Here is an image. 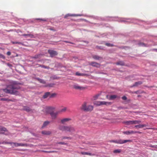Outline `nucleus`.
I'll return each mask as SVG.
<instances>
[{"label":"nucleus","mask_w":157,"mask_h":157,"mask_svg":"<svg viewBox=\"0 0 157 157\" xmlns=\"http://www.w3.org/2000/svg\"><path fill=\"white\" fill-rule=\"evenodd\" d=\"M20 84L21 83H18L16 82H14L12 84L8 85L6 89H3L2 90L7 94L18 95L19 93L17 90L20 89V87L17 85Z\"/></svg>","instance_id":"nucleus-1"},{"label":"nucleus","mask_w":157,"mask_h":157,"mask_svg":"<svg viewBox=\"0 0 157 157\" xmlns=\"http://www.w3.org/2000/svg\"><path fill=\"white\" fill-rule=\"evenodd\" d=\"M7 144H10L12 147H17L19 146L21 147H27L28 145L27 144L18 143H17L13 142H7Z\"/></svg>","instance_id":"nucleus-2"},{"label":"nucleus","mask_w":157,"mask_h":157,"mask_svg":"<svg viewBox=\"0 0 157 157\" xmlns=\"http://www.w3.org/2000/svg\"><path fill=\"white\" fill-rule=\"evenodd\" d=\"M82 109L86 111H90L93 110V106L91 105H87L86 103H84L82 106Z\"/></svg>","instance_id":"nucleus-3"},{"label":"nucleus","mask_w":157,"mask_h":157,"mask_svg":"<svg viewBox=\"0 0 157 157\" xmlns=\"http://www.w3.org/2000/svg\"><path fill=\"white\" fill-rule=\"evenodd\" d=\"M59 129L62 131H71L73 130V128L70 126L61 125L59 126Z\"/></svg>","instance_id":"nucleus-4"},{"label":"nucleus","mask_w":157,"mask_h":157,"mask_svg":"<svg viewBox=\"0 0 157 157\" xmlns=\"http://www.w3.org/2000/svg\"><path fill=\"white\" fill-rule=\"evenodd\" d=\"M55 107L53 106H47L45 107L43 109V111L46 114H50L55 109Z\"/></svg>","instance_id":"nucleus-5"},{"label":"nucleus","mask_w":157,"mask_h":157,"mask_svg":"<svg viewBox=\"0 0 157 157\" xmlns=\"http://www.w3.org/2000/svg\"><path fill=\"white\" fill-rule=\"evenodd\" d=\"M0 133L7 135L8 134V132L6 128L0 127Z\"/></svg>","instance_id":"nucleus-6"},{"label":"nucleus","mask_w":157,"mask_h":157,"mask_svg":"<svg viewBox=\"0 0 157 157\" xmlns=\"http://www.w3.org/2000/svg\"><path fill=\"white\" fill-rule=\"evenodd\" d=\"M58 114V112H54L52 111V113H51L50 115L53 119H55L57 117V116Z\"/></svg>","instance_id":"nucleus-7"},{"label":"nucleus","mask_w":157,"mask_h":157,"mask_svg":"<svg viewBox=\"0 0 157 157\" xmlns=\"http://www.w3.org/2000/svg\"><path fill=\"white\" fill-rule=\"evenodd\" d=\"M48 52L50 55V56L52 57H54L57 55V52L55 51L52 50H49Z\"/></svg>","instance_id":"nucleus-8"},{"label":"nucleus","mask_w":157,"mask_h":157,"mask_svg":"<svg viewBox=\"0 0 157 157\" xmlns=\"http://www.w3.org/2000/svg\"><path fill=\"white\" fill-rule=\"evenodd\" d=\"M117 97V96L115 95H107L106 96V98L107 99L109 100H113Z\"/></svg>","instance_id":"nucleus-9"},{"label":"nucleus","mask_w":157,"mask_h":157,"mask_svg":"<svg viewBox=\"0 0 157 157\" xmlns=\"http://www.w3.org/2000/svg\"><path fill=\"white\" fill-rule=\"evenodd\" d=\"M70 120L71 119L70 118H64L61 120V122L62 124H65Z\"/></svg>","instance_id":"nucleus-10"},{"label":"nucleus","mask_w":157,"mask_h":157,"mask_svg":"<svg viewBox=\"0 0 157 157\" xmlns=\"http://www.w3.org/2000/svg\"><path fill=\"white\" fill-rule=\"evenodd\" d=\"M74 87L75 89L79 90H83L85 89V87L79 86L78 85H74Z\"/></svg>","instance_id":"nucleus-11"},{"label":"nucleus","mask_w":157,"mask_h":157,"mask_svg":"<svg viewBox=\"0 0 157 157\" xmlns=\"http://www.w3.org/2000/svg\"><path fill=\"white\" fill-rule=\"evenodd\" d=\"M132 140H118V144H122L127 142H131Z\"/></svg>","instance_id":"nucleus-12"},{"label":"nucleus","mask_w":157,"mask_h":157,"mask_svg":"<svg viewBox=\"0 0 157 157\" xmlns=\"http://www.w3.org/2000/svg\"><path fill=\"white\" fill-rule=\"evenodd\" d=\"M82 15L80 14H67L65 15L64 18H66L68 16H82Z\"/></svg>","instance_id":"nucleus-13"},{"label":"nucleus","mask_w":157,"mask_h":157,"mask_svg":"<svg viewBox=\"0 0 157 157\" xmlns=\"http://www.w3.org/2000/svg\"><path fill=\"white\" fill-rule=\"evenodd\" d=\"M100 103H101V105H111L112 104L111 102H107L105 101H100Z\"/></svg>","instance_id":"nucleus-14"},{"label":"nucleus","mask_w":157,"mask_h":157,"mask_svg":"<svg viewBox=\"0 0 157 157\" xmlns=\"http://www.w3.org/2000/svg\"><path fill=\"white\" fill-rule=\"evenodd\" d=\"M91 65L96 67H98L100 66V64L95 62H91L90 64Z\"/></svg>","instance_id":"nucleus-15"},{"label":"nucleus","mask_w":157,"mask_h":157,"mask_svg":"<svg viewBox=\"0 0 157 157\" xmlns=\"http://www.w3.org/2000/svg\"><path fill=\"white\" fill-rule=\"evenodd\" d=\"M43 55L42 54H39L35 55L34 56L32 57V58L34 59L40 58Z\"/></svg>","instance_id":"nucleus-16"},{"label":"nucleus","mask_w":157,"mask_h":157,"mask_svg":"<svg viewBox=\"0 0 157 157\" xmlns=\"http://www.w3.org/2000/svg\"><path fill=\"white\" fill-rule=\"evenodd\" d=\"M147 126V125L145 124H139V125H136L135 127L136 128H143L144 127Z\"/></svg>","instance_id":"nucleus-17"},{"label":"nucleus","mask_w":157,"mask_h":157,"mask_svg":"<svg viewBox=\"0 0 157 157\" xmlns=\"http://www.w3.org/2000/svg\"><path fill=\"white\" fill-rule=\"evenodd\" d=\"M123 133L124 134H126L127 135H129V134H132L134 133V132L133 131H132V130L128 131H126L124 132Z\"/></svg>","instance_id":"nucleus-18"},{"label":"nucleus","mask_w":157,"mask_h":157,"mask_svg":"<svg viewBox=\"0 0 157 157\" xmlns=\"http://www.w3.org/2000/svg\"><path fill=\"white\" fill-rule=\"evenodd\" d=\"M124 123L127 125L133 124V121H126L124 122Z\"/></svg>","instance_id":"nucleus-19"},{"label":"nucleus","mask_w":157,"mask_h":157,"mask_svg":"<svg viewBox=\"0 0 157 157\" xmlns=\"http://www.w3.org/2000/svg\"><path fill=\"white\" fill-rule=\"evenodd\" d=\"M42 133L44 135H49L51 133V132L50 131H43L42 132Z\"/></svg>","instance_id":"nucleus-20"},{"label":"nucleus","mask_w":157,"mask_h":157,"mask_svg":"<svg viewBox=\"0 0 157 157\" xmlns=\"http://www.w3.org/2000/svg\"><path fill=\"white\" fill-rule=\"evenodd\" d=\"M50 123V122L48 121H46L44 122L43 125L42 126V128H44L47 126Z\"/></svg>","instance_id":"nucleus-21"},{"label":"nucleus","mask_w":157,"mask_h":157,"mask_svg":"<svg viewBox=\"0 0 157 157\" xmlns=\"http://www.w3.org/2000/svg\"><path fill=\"white\" fill-rule=\"evenodd\" d=\"M50 93L49 92H47L46 93L44 94L43 95V97L44 98H48V97L50 95Z\"/></svg>","instance_id":"nucleus-22"},{"label":"nucleus","mask_w":157,"mask_h":157,"mask_svg":"<svg viewBox=\"0 0 157 157\" xmlns=\"http://www.w3.org/2000/svg\"><path fill=\"white\" fill-rule=\"evenodd\" d=\"M142 83V82L141 81H138V82H136L133 85V86H138L139 85H140Z\"/></svg>","instance_id":"nucleus-23"},{"label":"nucleus","mask_w":157,"mask_h":157,"mask_svg":"<svg viewBox=\"0 0 157 157\" xmlns=\"http://www.w3.org/2000/svg\"><path fill=\"white\" fill-rule=\"evenodd\" d=\"M93 58L96 60H99L100 59H101V58L98 56L97 55H94L93 56Z\"/></svg>","instance_id":"nucleus-24"},{"label":"nucleus","mask_w":157,"mask_h":157,"mask_svg":"<svg viewBox=\"0 0 157 157\" xmlns=\"http://www.w3.org/2000/svg\"><path fill=\"white\" fill-rule=\"evenodd\" d=\"M122 99L124 100H126L127 103H129L130 101V100L129 99H127V98L125 96H124L122 98Z\"/></svg>","instance_id":"nucleus-25"},{"label":"nucleus","mask_w":157,"mask_h":157,"mask_svg":"<svg viewBox=\"0 0 157 157\" xmlns=\"http://www.w3.org/2000/svg\"><path fill=\"white\" fill-rule=\"evenodd\" d=\"M141 122V121H138V120L133 121V124H139Z\"/></svg>","instance_id":"nucleus-26"},{"label":"nucleus","mask_w":157,"mask_h":157,"mask_svg":"<svg viewBox=\"0 0 157 157\" xmlns=\"http://www.w3.org/2000/svg\"><path fill=\"white\" fill-rule=\"evenodd\" d=\"M55 85V84L53 83H51L50 84H48L44 86V87H52Z\"/></svg>","instance_id":"nucleus-27"},{"label":"nucleus","mask_w":157,"mask_h":157,"mask_svg":"<svg viewBox=\"0 0 157 157\" xmlns=\"http://www.w3.org/2000/svg\"><path fill=\"white\" fill-rule=\"evenodd\" d=\"M37 79L41 83L45 84L46 83L45 82L43 79H41L39 78H37Z\"/></svg>","instance_id":"nucleus-28"},{"label":"nucleus","mask_w":157,"mask_h":157,"mask_svg":"<svg viewBox=\"0 0 157 157\" xmlns=\"http://www.w3.org/2000/svg\"><path fill=\"white\" fill-rule=\"evenodd\" d=\"M100 102V101H96L94 102V104L97 106H99L101 105V103Z\"/></svg>","instance_id":"nucleus-29"},{"label":"nucleus","mask_w":157,"mask_h":157,"mask_svg":"<svg viewBox=\"0 0 157 157\" xmlns=\"http://www.w3.org/2000/svg\"><path fill=\"white\" fill-rule=\"evenodd\" d=\"M99 96V94H98L96 95H95L93 97V100H96V99H98V98Z\"/></svg>","instance_id":"nucleus-30"},{"label":"nucleus","mask_w":157,"mask_h":157,"mask_svg":"<svg viewBox=\"0 0 157 157\" xmlns=\"http://www.w3.org/2000/svg\"><path fill=\"white\" fill-rule=\"evenodd\" d=\"M24 109L27 112H28L30 111L31 110V109H30V108L29 107H25V108Z\"/></svg>","instance_id":"nucleus-31"},{"label":"nucleus","mask_w":157,"mask_h":157,"mask_svg":"<svg viewBox=\"0 0 157 157\" xmlns=\"http://www.w3.org/2000/svg\"><path fill=\"white\" fill-rule=\"evenodd\" d=\"M67 109V108L66 107H64L63 108L61 109L60 110V112H63L66 111Z\"/></svg>","instance_id":"nucleus-32"},{"label":"nucleus","mask_w":157,"mask_h":157,"mask_svg":"<svg viewBox=\"0 0 157 157\" xmlns=\"http://www.w3.org/2000/svg\"><path fill=\"white\" fill-rule=\"evenodd\" d=\"M12 43L13 44H19L20 45H22V43L20 42H16V41H12Z\"/></svg>","instance_id":"nucleus-33"},{"label":"nucleus","mask_w":157,"mask_h":157,"mask_svg":"<svg viewBox=\"0 0 157 157\" xmlns=\"http://www.w3.org/2000/svg\"><path fill=\"white\" fill-rule=\"evenodd\" d=\"M38 65L39 66V67H41L42 68H46V69H48L49 68V67H48L46 66H44V65H40V64H38Z\"/></svg>","instance_id":"nucleus-34"},{"label":"nucleus","mask_w":157,"mask_h":157,"mask_svg":"<svg viewBox=\"0 0 157 157\" xmlns=\"http://www.w3.org/2000/svg\"><path fill=\"white\" fill-rule=\"evenodd\" d=\"M124 66V63L122 61H118V65Z\"/></svg>","instance_id":"nucleus-35"},{"label":"nucleus","mask_w":157,"mask_h":157,"mask_svg":"<svg viewBox=\"0 0 157 157\" xmlns=\"http://www.w3.org/2000/svg\"><path fill=\"white\" fill-rule=\"evenodd\" d=\"M105 45L108 47H112L113 46V44L110 43H106L105 44Z\"/></svg>","instance_id":"nucleus-36"},{"label":"nucleus","mask_w":157,"mask_h":157,"mask_svg":"<svg viewBox=\"0 0 157 157\" xmlns=\"http://www.w3.org/2000/svg\"><path fill=\"white\" fill-rule=\"evenodd\" d=\"M82 154L83 155H91V154L89 153L86 152H83L82 153Z\"/></svg>","instance_id":"nucleus-37"},{"label":"nucleus","mask_w":157,"mask_h":157,"mask_svg":"<svg viewBox=\"0 0 157 157\" xmlns=\"http://www.w3.org/2000/svg\"><path fill=\"white\" fill-rule=\"evenodd\" d=\"M65 139H71V138L70 137L63 136L62 137V140Z\"/></svg>","instance_id":"nucleus-38"},{"label":"nucleus","mask_w":157,"mask_h":157,"mask_svg":"<svg viewBox=\"0 0 157 157\" xmlns=\"http://www.w3.org/2000/svg\"><path fill=\"white\" fill-rule=\"evenodd\" d=\"M56 144H61L62 145H67V143H65L64 142H57L56 143Z\"/></svg>","instance_id":"nucleus-39"},{"label":"nucleus","mask_w":157,"mask_h":157,"mask_svg":"<svg viewBox=\"0 0 157 157\" xmlns=\"http://www.w3.org/2000/svg\"><path fill=\"white\" fill-rule=\"evenodd\" d=\"M27 36H28L31 38H34V36L32 34H27Z\"/></svg>","instance_id":"nucleus-40"},{"label":"nucleus","mask_w":157,"mask_h":157,"mask_svg":"<svg viewBox=\"0 0 157 157\" xmlns=\"http://www.w3.org/2000/svg\"><path fill=\"white\" fill-rule=\"evenodd\" d=\"M138 44H139V46H146L145 44L142 43H139Z\"/></svg>","instance_id":"nucleus-41"},{"label":"nucleus","mask_w":157,"mask_h":157,"mask_svg":"<svg viewBox=\"0 0 157 157\" xmlns=\"http://www.w3.org/2000/svg\"><path fill=\"white\" fill-rule=\"evenodd\" d=\"M75 74L76 75H78V76H81V75H82V74H81V73H79L78 72H76Z\"/></svg>","instance_id":"nucleus-42"},{"label":"nucleus","mask_w":157,"mask_h":157,"mask_svg":"<svg viewBox=\"0 0 157 157\" xmlns=\"http://www.w3.org/2000/svg\"><path fill=\"white\" fill-rule=\"evenodd\" d=\"M37 19V20H40V21H46V19H42L38 18V19Z\"/></svg>","instance_id":"nucleus-43"},{"label":"nucleus","mask_w":157,"mask_h":157,"mask_svg":"<svg viewBox=\"0 0 157 157\" xmlns=\"http://www.w3.org/2000/svg\"><path fill=\"white\" fill-rule=\"evenodd\" d=\"M5 56H4L2 54H0V58H2V59L5 58Z\"/></svg>","instance_id":"nucleus-44"},{"label":"nucleus","mask_w":157,"mask_h":157,"mask_svg":"<svg viewBox=\"0 0 157 157\" xmlns=\"http://www.w3.org/2000/svg\"><path fill=\"white\" fill-rule=\"evenodd\" d=\"M57 151H48V153H55V152H57Z\"/></svg>","instance_id":"nucleus-45"},{"label":"nucleus","mask_w":157,"mask_h":157,"mask_svg":"<svg viewBox=\"0 0 157 157\" xmlns=\"http://www.w3.org/2000/svg\"><path fill=\"white\" fill-rule=\"evenodd\" d=\"M6 65H7V66H8V67H11L12 66V65L9 63H7Z\"/></svg>","instance_id":"nucleus-46"},{"label":"nucleus","mask_w":157,"mask_h":157,"mask_svg":"<svg viewBox=\"0 0 157 157\" xmlns=\"http://www.w3.org/2000/svg\"><path fill=\"white\" fill-rule=\"evenodd\" d=\"M7 54L8 56H10L11 55V52L10 51H8L7 53Z\"/></svg>","instance_id":"nucleus-47"},{"label":"nucleus","mask_w":157,"mask_h":157,"mask_svg":"<svg viewBox=\"0 0 157 157\" xmlns=\"http://www.w3.org/2000/svg\"><path fill=\"white\" fill-rule=\"evenodd\" d=\"M56 95V94L55 93L52 94H51V97H54V96H55Z\"/></svg>","instance_id":"nucleus-48"},{"label":"nucleus","mask_w":157,"mask_h":157,"mask_svg":"<svg viewBox=\"0 0 157 157\" xmlns=\"http://www.w3.org/2000/svg\"><path fill=\"white\" fill-rule=\"evenodd\" d=\"M139 133V134H141V133H142V132H139V131H138V132H137V131L134 132V133Z\"/></svg>","instance_id":"nucleus-49"},{"label":"nucleus","mask_w":157,"mask_h":157,"mask_svg":"<svg viewBox=\"0 0 157 157\" xmlns=\"http://www.w3.org/2000/svg\"><path fill=\"white\" fill-rule=\"evenodd\" d=\"M114 153H118V149L116 150L113 151Z\"/></svg>","instance_id":"nucleus-50"},{"label":"nucleus","mask_w":157,"mask_h":157,"mask_svg":"<svg viewBox=\"0 0 157 157\" xmlns=\"http://www.w3.org/2000/svg\"><path fill=\"white\" fill-rule=\"evenodd\" d=\"M152 51H156V52H157V49L154 48V49H152Z\"/></svg>","instance_id":"nucleus-51"},{"label":"nucleus","mask_w":157,"mask_h":157,"mask_svg":"<svg viewBox=\"0 0 157 157\" xmlns=\"http://www.w3.org/2000/svg\"><path fill=\"white\" fill-rule=\"evenodd\" d=\"M110 142H115L116 143H117V141H114V140H111L110 141Z\"/></svg>","instance_id":"nucleus-52"},{"label":"nucleus","mask_w":157,"mask_h":157,"mask_svg":"<svg viewBox=\"0 0 157 157\" xmlns=\"http://www.w3.org/2000/svg\"><path fill=\"white\" fill-rule=\"evenodd\" d=\"M22 36H28L27 34H23L22 35Z\"/></svg>","instance_id":"nucleus-53"},{"label":"nucleus","mask_w":157,"mask_h":157,"mask_svg":"<svg viewBox=\"0 0 157 157\" xmlns=\"http://www.w3.org/2000/svg\"><path fill=\"white\" fill-rule=\"evenodd\" d=\"M155 147V146H150V147ZM156 147H155V148H157V146H156Z\"/></svg>","instance_id":"nucleus-54"},{"label":"nucleus","mask_w":157,"mask_h":157,"mask_svg":"<svg viewBox=\"0 0 157 157\" xmlns=\"http://www.w3.org/2000/svg\"><path fill=\"white\" fill-rule=\"evenodd\" d=\"M155 128H148L147 129H153V130H155Z\"/></svg>","instance_id":"nucleus-55"},{"label":"nucleus","mask_w":157,"mask_h":157,"mask_svg":"<svg viewBox=\"0 0 157 157\" xmlns=\"http://www.w3.org/2000/svg\"><path fill=\"white\" fill-rule=\"evenodd\" d=\"M2 100L6 101V98H2L1 99Z\"/></svg>","instance_id":"nucleus-56"},{"label":"nucleus","mask_w":157,"mask_h":157,"mask_svg":"<svg viewBox=\"0 0 157 157\" xmlns=\"http://www.w3.org/2000/svg\"><path fill=\"white\" fill-rule=\"evenodd\" d=\"M65 42H66V43H70L71 44H73L71 42H68V41H64Z\"/></svg>","instance_id":"nucleus-57"},{"label":"nucleus","mask_w":157,"mask_h":157,"mask_svg":"<svg viewBox=\"0 0 157 157\" xmlns=\"http://www.w3.org/2000/svg\"><path fill=\"white\" fill-rule=\"evenodd\" d=\"M121 152V150L118 149V153H120Z\"/></svg>","instance_id":"nucleus-58"},{"label":"nucleus","mask_w":157,"mask_h":157,"mask_svg":"<svg viewBox=\"0 0 157 157\" xmlns=\"http://www.w3.org/2000/svg\"><path fill=\"white\" fill-rule=\"evenodd\" d=\"M43 151V152H48V151Z\"/></svg>","instance_id":"nucleus-59"},{"label":"nucleus","mask_w":157,"mask_h":157,"mask_svg":"<svg viewBox=\"0 0 157 157\" xmlns=\"http://www.w3.org/2000/svg\"><path fill=\"white\" fill-rule=\"evenodd\" d=\"M56 149H58V150H59V149H59V148H56Z\"/></svg>","instance_id":"nucleus-60"},{"label":"nucleus","mask_w":157,"mask_h":157,"mask_svg":"<svg viewBox=\"0 0 157 157\" xmlns=\"http://www.w3.org/2000/svg\"><path fill=\"white\" fill-rule=\"evenodd\" d=\"M155 130H157V128H155Z\"/></svg>","instance_id":"nucleus-61"},{"label":"nucleus","mask_w":157,"mask_h":157,"mask_svg":"<svg viewBox=\"0 0 157 157\" xmlns=\"http://www.w3.org/2000/svg\"><path fill=\"white\" fill-rule=\"evenodd\" d=\"M116 64H118V63H116Z\"/></svg>","instance_id":"nucleus-62"}]
</instances>
